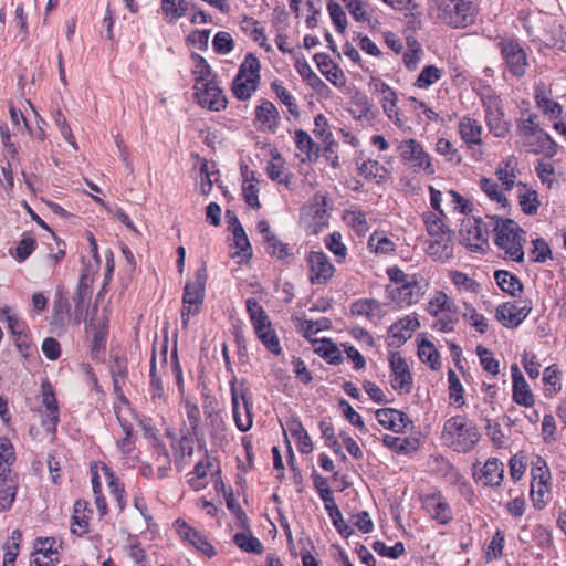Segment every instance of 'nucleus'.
<instances>
[{
  "mask_svg": "<svg viewBox=\"0 0 566 566\" xmlns=\"http://www.w3.org/2000/svg\"><path fill=\"white\" fill-rule=\"evenodd\" d=\"M333 202L326 192H316L304 207L302 221L310 235H317L329 226Z\"/></svg>",
  "mask_w": 566,
  "mask_h": 566,
  "instance_id": "obj_5",
  "label": "nucleus"
},
{
  "mask_svg": "<svg viewBox=\"0 0 566 566\" xmlns=\"http://www.w3.org/2000/svg\"><path fill=\"white\" fill-rule=\"evenodd\" d=\"M114 409H115L117 420H118V422L123 429V432H124V438H122L117 441V449L119 450L120 453H123L125 455H129L132 453V451L135 449V441L132 436L133 426L128 420L123 418V416L120 415L119 408H114Z\"/></svg>",
  "mask_w": 566,
  "mask_h": 566,
  "instance_id": "obj_51",
  "label": "nucleus"
},
{
  "mask_svg": "<svg viewBox=\"0 0 566 566\" xmlns=\"http://www.w3.org/2000/svg\"><path fill=\"white\" fill-rule=\"evenodd\" d=\"M397 150L401 163L416 175L432 176L436 174V166L431 155L424 146L415 138L402 139Z\"/></svg>",
  "mask_w": 566,
  "mask_h": 566,
  "instance_id": "obj_6",
  "label": "nucleus"
},
{
  "mask_svg": "<svg viewBox=\"0 0 566 566\" xmlns=\"http://www.w3.org/2000/svg\"><path fill=\"white\" fill-rule=\"evenodd\" d=\"M386 274L390 281L385 287L386 300L398 308L419 303L428 291L429 282L420 273L407 274L394 265L386 269Z\"/></svg>",
  "mask_w": 566,
  "mask_h": 566,
  "instance_id": "obj_1",
  "label": "nucleus"
},
{
  "mask_svg": "<svg viewBox=\"0 0 566 566\" xmlns=\"http://www.w3.org/2000/svg\"><path fill=\"white\" fill-rule=\"evenodd\" d=\"M505 71L512 76L521 78L526 74L528 57L518 39L502 36L496 43Z\"/></svg>",
  "mask_w": 566,
  "mask_h": 566,
  "instance_id": "obj_11",
  "label": "nucleus"
},
{
  "mask_svg": "<svg viewBox=\"0 0 566 566\" xmlns=\"http://www.w3.org/2000/svg\"><path fill=\"white\" fill-rule=\"evenodd\" d=\"M18 491L17 474L0 476V512L11 509Z\"/></svg>",
  "mask_w": 566,
  "mask_h": 566,
  "instance_id": "obj_37",
  "label": "nucleus"
},
{
  "mask_svg": "<svg viewBox=\"0 0 566 566\" xmlns=\"http://www.w3.org/2000/svg\"><path fill=\"white\" fill-rule=\"evenodd\" d=\"M242 177V196L247 205L253 209L260 208L259 202V180L255 178V172L247 165L241 166Z\"/></svg>",
  "mask_w": 566,
  "mask_h": 566,
  "instance_id": "obj_32",
  "label": "nucleus"
},
{
  "mask_svg": "<svg viewBox=\"0 0 566 566\" xmlns=\"http://www.w3.org/2000/svg\"><path fill=\"white\" fill-rule=\"evenodd\" d=\"M426 253L436 262H447L453 256V232H442L437 237H429L426 241Z\"/></svg>",
  "mask_w": 566,
  "mask_h": 566,
  "instance_id": "obj_25",
  "label": "nucleus"
},
{
  "mask_svg": "<svg viewBox=\"0 0 566 566\" xmlns=\"http://www.w3.org/2000/svg\"><path fill=\"white\" fill-rule=\"evenodd\" d=\"M534 101L536 107L551 120H556L562 117L563 106L554 99L553 91L545 82L541 81L535 84Z\"/></svg>",
  "mask_w": 566,
  "mask_h": 566,
  "instance_id": "obj_24",
  "label": "nucleus"
},
{
  "mask_svg": "<svg viewBox=\"0 0 566 566\" xmlns=\"http://www.w3.org/2000/svg\"><path fill=\"white\" fill-rule=\"evenodd\" d=\"M479 186L490 200L495 201L502 208H506L509 206V200L505 193L494 179L482 177L479 181Z\"/></svg>",
  "mask_w": 566,
  "mask_h": 566,
  "instance_id": "obj_52",
  "label": "nucleus"
},
{
  "mask_svg": "<svg viewBox=\"0 0 566 566\" xmlns=\"http://www.w3.org/2000/svg\"><path fill=\"white\" fill-rule=\"evenodd\" d=\"M532 311V302L524 301H506L495 307V319L505 328H517L530 315Z\"/></svg>",
  "mask_w": 566,
  "mask_h": 566,
  "instance_id": "obj_16",
  "label": "nucleus"
},
{
  "mask_svg": "<svg viewBox=\"0 0 566 566\" xmlns=\"http://www.w3.org/2000/svg\"><path fill=\"white\" fill-rule=\"evenodd\" d=\"M355 163L358 175L369 182L381 185L390 177V170L377 159L357 157Z\"/></svg>",
  "mask_w": 566,
  "mask_h": 566,
  "instance_id": "obj_27",
  "label": "nucleus"
},
{
  "mask_svg": "<svg viewBox=\"0 0 566 566\" xmlns=\"http://www.w3.org/2000/svg\"><path fill=\"white\" fill-rule=\"evenodd\" d=\"M381 305L378 301L373 298H360L355 301L350 306L353 315L366 318H373L380 311Z\"/></svg>",
  "mask_w": 566,
  "mask_h": 566,
  "instance_id": "obj_60",
  "label": "nucleus"
},
{
  "mask_svg": "<svg viewBox=\"0 0 566 566\" xmlns=\"http://www.w3.org/2000/svg\"><path fill=\"white\" fill-rule=\"evenodd\" d=\"M422 221L426 226V231L429 237H437L442 232H452L451 229L446 224V214H439L437 212L424 211L422 213Z\"/></svg>",
  "mask_w": 566,
  "mask_h": 566,
  "instance_id": "obj_46",
  "label": "nucleus"
},
{
  "mask_svg": "<svg viewBox=\"0 0 566 566\" xmlns=\"http://www.w3.org/2000/svg\"><path fill=\"white\" fill-rule=\"evenodd\" d=\"M294 143L297 149L296 155L301 161H312L318 157V147L306 132L302 129L296 130Z\"/></svg>",
  "mask_w": 566,
  "mask_h": 566,
  "instance_id": "obj_39",
  "label": "nucleus"
},
{
  "mask_svg": "<svg viewBox=\"0 0 566 566\" xmlns=\"http://www.w3.org/2000/svg\"><path fill=\"white\" fill-rule=\"evenodd\" d=\"M86 502L76 501L74 504V514L72 523V533L76 535H84L88 532V516L85 514Z\"/></svg>",
  "mask_w": 566,
  "mask_h": 566,
  "instance_id": "obj_59",
  "label": "nucleus"
},
{
  "mask_svg": "<svg viewBox=\"0 0 566 566\" xmlns=\"http://www.w3.org/2000/svg\"><path fill=\"white\" fill-rule=\"evenodd\" d=\"M290 431L296 441L298 451L304 454L311 453L313 450L312 440L302 423L298 421H292L290 423Z\"/></svg>",
  "mask_w": 566,
  "mask_h": 566,
  "instance_id": "obj_61",
  "label": "nucleus"
},
{
  "mask_svg": "<svg viewBox=\"0 0 566 566\" xmlns=\"http://www.w3.org/2000/svg\"><path fill=\"white\" fill-rule=\"evenodd\" d=\"M433 318L432 328L441 333L453 332L460 321V310L454 300L442 290H436L426 307Z\"/></svg>",
  "mask_w": 566,
  "mask_h": 566,
  "instance_id": "obj_4",
  "label": "nucleus"
},
{
  "mask_svg": "<svg viewBox=\"0 0 566 566\" xmlns=\"http://www.w3.org/2000/svg\"><path fill=\"white\" fill-rule=\"evenodd\" d=\"M562 371L557 365H551L544 369L543 384L545 386L544 392L546 397L556 396L562 389Z\"/></svg>",
  "mask_w": 566,
  "mask_h": 566,
  "instance_id": "obj_47",
  "label": "nucleus"
},
{
  "mask_svg": "<svg viewBox=\"0 0 566 566\" xmlns=\"http://www.w3.org/2000/svg\"><path fill=\"white\" fill-rule=\"evenodd\" d=\"M494 280L502 292L512 297L520 296L523 292V283L517 275L506 270H496L494 272Z\"/></svg>",
  "mask_w": 566,
  "mask_h": 566,
  "instance_id": "obj_38",
  "label": "nucleus"
},
{
  "mask_svg": "<svg viewBox=\"0 0 566 566\" xmlns=\"http://www.w3.org/2000/svg\"><path fill=\"white\" fill-rule=\"evenodd\" d=\"M497 179L502 182L505 191H511L515 185V163L513 159L502 160L495 171Z\"/></svg>",
  "mask_w": 566,
  "mask_h": 566,
  "instance_id": "obj_55",
  "label": "nucleus"
},
{
  "mask_svg": "<svg viewBox=\"0 0 566 566\" xmlns=\"http://www.w3.org/2000/svg\"><path fill=\"white\" fill-rule=\"evenodd\" d=\"M207 282V270L205 266L198 269L195 280L187 282L182 295L181 325L188 327L191 316L200 313L205 300V289Z\"/></svg>",
  "mask_w": 566,
  "mask_h": 566,
  "instance_id": "obj_10",
  "label": "nucleus"
},
{
  "mask_svg": "<svg viewBox=\"0 0 566 566\" xmlns=\"http://www.w3.org/2000/svg\"><path fill=\"white\" fill-rule=\"evenodd\" d=\"M442 19L452 28H467L476 15V6L469 0H448L440 7Z\"/></svg>",
  "mask_w": 566,
  "mask_h": 566,
  "instance_id": "obj_15",
  "label": "nucleus"
},
{
  "mask_svg": "<svg viewBox=\"0 0 566 566\" xmlns=\"http://www.w3.org/2000/svg\"><path fill=\"white\" fill-rule=\"evenodd\" d=\"M193 61V82L195 84H199V82H211L217 80V76L212 73V70L205 57L199 54H192Z\"/></svg>",
  "mask_w": 566,
  "mask_h": 566,
  "instance_id": "obj_56",
  "label": "nucleus"
},
{
  "mask_svg": "<svg viewBox=\"0 0 566 566\" xmlns=\"http://www.w3.org/2000/svg\"><path fill=\"white\" fill-rule=\"evenodd\" d=\"M314 352L328 364L338 365L343 361L342 353L329 338L312 340Z\"/></svg>",
  "mask_w": 566,
  "mask_h": 566,
  "instance_id": "obj_40",
  "label": "nucleus"
},
{
  "mask_svg": "<svg viewBox=\"0 0 566 566\" xmlns=\"http://www.w3.org/2000/svg\"><path fill=\"white\" fill-rule=\"evenodd\" d=\"M260 62L254 54L245 55L232 84V92L237 98L248 99L256 91L260 82Z\"/></svg>",
  "mask_w": 566,
  "mask_h": 566,
  "instance_id": "obj_13",
  "label": "nucleus"
},
{
  "mask_svg": "<svg viewBox=\"0 0 566 566\" xmlns=\"http://www.w3.org/2000/svg\"><path fill=\"white\" fill-rule=\"evenodd\" d=\"M448 382L450 403L457 408L463 407L465 405V399L463 396L464 389L457 373L453 369H449L448 371Z\"/></svg>",
  "mask_w": 566,
  "mask_h": 566,
  "instance_id": "obj_57",
  "label": "nucleus"
},
{
  "mask_svg": "<svg viewBox=\"0 0 566 566\" xmlns=\"http://www.w3.org/2000/svg\"><path fill=\"white\" fill-rule=\"evenodd\" d=\"M478 424L465 415L448 418L442 426L440 441L442 446L457 453H469L481 440Z\"/></svg>",
  "mask_w": 566,
  "mask_h": 566,
  "instance_id": "obj_2",
  "label": "nucleus"
},
{
  "mask_svg": "<svg viewBox=\"0 0 566 566\" xmlns=\"http://www.w3.org/2000/svg\"><path fill=\"white\" fill-rule=\"evenodd\" d=\"M473 480L484 488L497 490L504 481V463L495 458H489L479 470H474Z\"/></svg>",
  "mask_w": 566,
  "mask_h": 566,
  "instance_id": "obj_21",
  "label": "nucleus"
},
{
  "mask_svg": "<svg viewBox=\"0 0 566 566\" xmlns=\"http://www.w3.org/2000/svg\"><path fill=\"white\" fill-rule=\"evenodd\" d=\"M530 497L536 510L547 506L552 497V474L547 461L536 455L531 463Z\"/></svg>",
  "mask_w": 566,
  "mask_h": 566,
  "instance_id": "obj_7",
  "label": "nucleus"
},
{
  "mask_svg": "<svg viewBox=\"0 0 566 566\" xmlns=\"http://www.w3.org/2000/svg\"><path fill=\"white\" fill-rule=\"evenodd\" d=\"M458 134L468 150L482 154L483 127L476 118L470 114L462 116L458 123Z\"/></svg>",
  "mask_w": 566,
  "mask_h": 566,
  "instance_id": "obj_20",
  "label": "nucleus"
},
{
  "mask_svg": "<svg viewBox=\"0 0 566 566\" xmlns=\"http://www.w3.org/2000/svg\"><path fill=\"white\" fill-rule=\"evenodd\" d=\"M15 462L14 448L10 439L0 437V476L14 474L11 467Z\"/></svg>",
  "mask_w": 566,
  "mask_h": 566,
  "instance_id": "obj_49",
  "label": "nucleus"
},
{
  "mask_svg": "<svg viewBox=\"0 0 566 566\" xmlns=\"http://www.w3.org/2000/svg\"><path fill=\"white\" fill-rule=\"evenodd\" d=\"M517 190L521 210L527 216L536 214L541 205L537 191L522 182L517 184Z\"/></svg>",
  "mask_w": 566,
  "mask_h": 566,
  "instance_id": "obj_42",
  "label": "nucleus"
},
{
  "mask_svg": "<svg viewBox=\"0 0 566 566\" xmlns=\"http://www.w3.org/2000/svg\"><path fill=\"white\" fill-rule=\"evenodd\" d=\"M418 499L422 511L430 521L440 526H447L453 521V509L441 490L432 488L420 493Z\"/></svg>",
  "mask_w": 566,
  "mask_h": 566,
  "instance_id": "obj_12",
  "label": "nucleus"
},
{
  "mask_svg": "<svg viewBox=\"0 0 566 566\" xmlns=\"http://www.w3.org/2000/svg\"><path fill=\"white\" fill-rule=\"evenodd\" d=\"M524 144L530 148V151L536 155H544L547 158H553L559 150V145L546 130L533 138H530L528 140H525Z\"/></svg>",
  "mask_w": 566,
  "mask_h": 566,
  "instance_id": "obj_33",
  "label": "nucleus"
},
{
  "mask_svg": "<svg viewBox=\"0 0 566 566\" xmlns=\"http://www.w3.org/2000/svg\"><path fill=\"white\" fill-rule=\"evenodd\" d=\"M174 526H175L176 532L178 533L179 537L184 542H187L189 545L195 547L197 551L202 553L205 556L211 558L217 554L214 547L208 541V538L201 532L195 530L189 524H187L185 521L177 520L174 523Z\"/></svg>",
  "mask_w": 566,
  "mask_h": 566,
  "instance_id": "obj_23",
  "label": "nucleus"
},
{
  "mask_svg": "<svg viewBox=\"0 0 566 566\" xmlns=\"http://www.w3.org/2000/svg\"><path fill=\"white\" fill-rule=\"evenodd\" d=\"M41 402L42 427L46 432L54 434L60 421V412L53 387L49 381H43L41 385Z\"/></svg>",
  "mask_w": 566,
  "mask_h": 566,
  "instance_id": "obj_19",
  "label": "nucleus"
},
{
  "mask_svg": "<svg viewBox=\"0 0 566 566\" xmlns=\"http://www.w3.org/2000/svg\"><path fill=\"white\" fill-rule=\"evenodd\" d=\"M197 103L209 111L220 112L227 106V98L217 80L193 84Z\"/></svg>",
  "mask_w": 566,
  "mask_h": 566,
  "instance_id": "obj_18",
  "label": "nucleus"
},
{
  "mask_svg": "<svg viewBox=\"0 0 566 566\" xmlns=\"http://www.w3.org/2000/svg\"><path fill=\"white\" fill-rule=\"evenodd\" d=\"M255 119L262 130H272L277 126L279 112L273 103L264 101L256 107Z\"/></svg>",
  "mask_w": 566,
  "mask_h": 566,
  "instance_id": "obj_41",
  "label": "nucleus"
},
{
  "mask_svg": "<svg viewBox=\"0 0 566 566\" xmlns=\"http://www.w3.org/2000/svg\"><path fill=\"white\" fill-rule=\"evenodd\" d=\"M378 423L395 433H403L406 428L412 423L409 417L394 408H382L375 412Z\"/></svg>",
  "mask_w": 566,
  "mask_h": 566,
  "instance_id": "obj_29",
  "label": "nucleus"
},
{
  "mask_svg": "<svg viewBox=\"0 0 566 566\" xmlns=\"http://www.w3.org/2000/svg\"><path fill=\"white\" fill-rule=\"evenodd\" d=\"M234 544L247 553L261 554L263 546L261 542L249 532H240L233 536Z\"/></svg>",
  "mask_w": 566,
  "mask_h": 566,
  "instance_id": "obj_62",
  "label": "nucleus"
},
{
  "mask_svg": "<svg viewBox=\"0 0 566 566\" xmlns=\"http://www.w3.org/2000/svg\"><path fill=\"white\" fill-rule=\"evenodd\" d=\"M444 74V71L436 65H426L420 71L413 86L420 90H428L433 84L438 83Z\"/></svg>",
  "mask_w": 566,
  "mask_h": 566,
  "instance_id": "obj_50",
  "label": "nucleus"
},
{
  "mask_svg": "<svg viewBox=\"0 0 566 566\" xmlns=\"http://www.w3.org/2000/svg\"><path fill=\"white\" fill-rule=\"evenodd\" d=\"M512 400L518 406L532 408L535 396L517 364L511 365Z\"/></svg>",
  "mask_w": 566,
  "mask_h": 566,
  "instance_id": "obj_26",
  "label": "nucleus"
},
{
  "mask_svg": "<svg viewBox=\"0 0 566 566\" xmlns=\"http://www.w3.org/2000/svg\"><path fill=\"white\" fill-rule=\"evenodd\" d=\"M419 327L420 322L417 315L409 314L394 322L388 329V335L392 339V344L400 346L411 338Z\"/></svg>",
  "mask_w": 566,
  "mask_h": 566,
  "instance_id": "obj_28",
  "label": "nucleus"
},
{
  "mask_svg": "<svg viewBox=\"0 0 566 566\" xmlns=\"http://www.w3.org/2000/svg\"><path fill=\"white\" fill-rule=\"evenodd\" d=\"M496 216L468 217L461 223L460 235L462 243L474 252H484L489 248V234L493 231V220Z\"/></svg>",
  "mask_w": 566,
  "mask_h": 566,
  "instance_id": "obj_8",
  "label": "nucleus"
},
{
  "mask_svg": "<svg viewBox=\"0 0 566 566\" xmlns=\"http://www.w3.org/2000/svg\"><path fill=\"white\" fill-rule=\"evenodd\" d=\"M314 61L319 72L329 81L334 86L342 88L346 85V76L343 70L335 64L326 53H316Z\"/></svg>",
  "mask_w": 566,
  "mask_h": 566,
  "instance_id": "obj_30",
  "label": "nucleus"
},
{
  "mask_svg": "<svg viewBox=\"0 0 566 566\" xmlns=\"http://www.w3.org/2000/svg\"><path fill=\"white\" fill-rule=\"evenodd\" d=\"M417 355L419 359L432 370L441 368L440 353L434 344L426 338L418 343Z\"/></svg>",
  "mask_w": 566,
  "mask_h": 566,
  "instance_id": "obj_43",
  "label": "nucleus"
},
{
  "mask_svg": "<svg viewBox=\"0 0 566 566\" xmlns=\"http://www.w3.org/2000/svg\"><path fill=\"white\" fill-rule=\"evenodd\" d=\"M232 416L235 427L241 432L252 428V396L244 381L238 382L235 378L230 381Z\"/></svg>",
  "mask_w": 566,
  "mask_h": 566,
  "instance_id": "obj_9",
  "label": "nucleus"
},
{
  "mask_svg": "<svg viewBox=\"0 0 566 566\" xmlns=\"http://www.w3.org/2000/svg\"><path fill=\"white\" fill-rule=\"evenodd\" d=\"M382 444L398 454H410L419 449V441L415 438H400L385 434Z\"/></svg>",
  "mask_w": 566,
  "mask_h": 566,
  "instance_id": "obj_44",
  "label": "nucleus"
},
{
  "mask_svg": "<svg viewBox=\"0 0 566 566\" xmlns=\"http://www.w3.org/2000/svg\"><path fill=\"white\" fill-rule=\"evenodd\" d=\"M493 241L499 251V256L505 261L516 263L524 262V247L527 234L517 222L509 218L496 217L493 220Z\"/></svg>",
  "mask_w": 566,
  "mask_h": 566,
  "instance_id": "obj_3",
  "label": "nucleus"
},
{
  "mask_svg": "<svg viewBox=\"0 0 566 566\" xmlns=\"http://www.w3.org/2000/svg\"><path fill=\"white\" fill-rule=\"evenodd\" d=\"M504 546L505 534L503 531L496 530L484 549V559L486 563L500 559L503 556Z\"/></svg>",
  "mask_w": 566,
  "mask_h": 566,
  "instance_id": "obj_58",
  "label": "nucleus"
},
{
  "mask_svg": "<svg viewBox=\"0 0 566 566\" xmlns=\"http://www.w3.org/2000/svg\"><path fill=\"white\" fill-rule=\"evenodd\" d=\"M342 220L359 238L365 237L369 231L367 213L357 207L345 209Z\"/></svg>",
  "mask_w": 566,
  "mask_h": 566,
  "instance_id": "obj_35",
  "label": "nucleus"
},
{
  "mask_svg": "<svg viewBox=\"0 0 566 566\" xmlns=\"http://www.w3.org/2000/svg\"><path fill=\"white\" fill-rule=\"evenodd\" d=\"M367 249L376 256H390L396 254L397 245L386 231L376 229L367 240Z\"/></svg>",
  "mask_w": 566,
  "mask_h": 566,
  "instance_id": "obj_31",
  "label": "nucleus"
},
{
  "mask_svg": "<svg viewBox=\"0 0 566 566\" xmlns=\"http://www.w3.org/2000/svg\"><path fill=\"white\" fill-rule=\"evenodd\" d=\"M229 228L232 231L235 247L243 254V256L250 258L252 255V248L245 234V231L237 217H233L232 220L229 222Z\"/></svg>",
  "mask_w": 566,
  "mask_h": 566,
  "instance_id": "obj_54",
  "label": "nucleus"
},
{
  "mask_svg": "<svg viewBox=\"0 0 566 566\" xmlns=\"http://www.w3.org/2000/svg\"><path fill=\"white\" fill-rule=\"evenodd\" d=\"M539 116L536 113L525 109L521 113V117L517 119L516 127L518 135L523 140H528L541 133L545 132L539 124Z\"/></svg>",
  "mask_w": 566,
  "mask_h": 566,
  "instance_id": "obj_36",
  "label": "nucleus"
},
{
  "mask_svg": "<svg viewBox=\"0 0 566 566\" xmlns=\"http://www.w3.org/2000/svg\"><path fill=\"white\" fill-rule=\"evenodd\" d=\"M324 243L326 249L332 252L337 263H344L346 261L348 249L343 242V235L338 231H334L325 237Z\"/></svg>",
  "mask_w": 566,
  "mask_h": 566,
  "instance_id": "obj_53",
  "label": "nucleus"
},
{
  "mask_svg": "<svg viewBox=\"0 0 566 566\" xmlns=\"http://www.w3.org/2000/svg\"><path fill=\"white\" fill-rule=\"evenodd\" d=\"M214 166L203 160L200 165V184L199 191L207 196L212 190L214 182L218 181V171L213 170Z\"/></svg>",
  "mask_w": 566,
  "mask_h": 566,
  "instance_id": "obj_64",
  "label": "nucleus"
},
{
  "mask_svg": "<svg viewBox=\"0 0 566 566\" xmlns=\"http://www.w3.org/2000/svg\"><path fill=\"white\" fill-rule=\"evenodd\" d=\"M373 104L364 93L356 92L349 101L348 112L354 119L359 122H370L374 119Z\"/></svg>",
  "mask_w": 566,
  "mask_h": 566,
  "instance_id": "obj_34",
  "label": "nucleus"
},
{
  "mask_svg": "<svg viewBox=\"0 0 566 566\" xmlns=\"http://www.w3.org/2000/svg\"><path fill=\"white\" fill-rule=\"evenodd\" d=\"M481 103L484 109V119L489 133L496 138H505L511 130V124L505 119L502 102L496 94L490 90L481 95Z\"/></svg>",
  "mask_w": 566,
  "mask_h": 566,
  "instance_id": "obj_14",
  "label": "nucleus"
},
{
  "mask_svg": "<svg viewBox=\"0 0 566 566\" xmlns=\"http://www.w3.org/2000/svg\"><path fill=\"white\" fill-rule=\"evenodd\" d=\"M448 277L459 293L468 292L478 294L481 290L480 283L464 272L452 270L449 271Z\"/></svg>",
  "mask_w": 566,
  "mask_h": 566,
  "instance_id": "obj_45",
  "label": "nucleus"
},
{
  "mask_svg": "<svg viewBox=\"0 0 566 566\" xmlns=\"http://www.w3.org/2000/svg\"><path fill=\"white\" fill-rule=\"evenodd\" d=\"M434 150L440 156H443L448 163L459 165L462 161V156L458 148L447 138H438Z\"/></svg>",
  "mask_w": 566,
  "mask_h": 566,
  "instance_id": "obj_63",
  "label": "nucleus"
},
{
  "mask_svg": "<svg viewBox=\"0 0 566 566\" xmlns=\"http://www.w3.org/2000/svg\"><path fill=\"white\" fill-rule=\"evenodd\" d=\"M310 281L313 284H326L334 276L335 266L323 251H312L307 256Z\"/></svg>",
  "mask_w": 566,
  "mask_h": 566,
  "instance_id": "obj_22",
  "label": "nucleus"
},
{
  "mask_svg": "<svg viewBox=\"0 0 566 566\" xmlns=\"http://www.w3.org/2000/svg\"><path fill=\"white\" fill-rule=\"evenodd\" d=\"M390 385L399 395L409 394L413 386V378L409 365L399 352L389 354Z\"/></svg>",
  "mask_w": 566,
  "mask_h": 566,
  "instance_id": "obj_17",
  "label": "nucleus"
},
{
  "mask_svg": "<svg viewBox=\"0 0 566 566\" xmlns=\"http://www.w3.org/2000/svg\"><path fill=\"white\" fill-rule=\"evenodd\" d=\"M245 307L254 331H261L271 323L265 311L254 297L247 298Z\"/></svg>",
  "mask_w": 566,
  "mask_h": 566,
  "instance_id": "obj_48",
  "label": "nucleus"
}]
</instances>
